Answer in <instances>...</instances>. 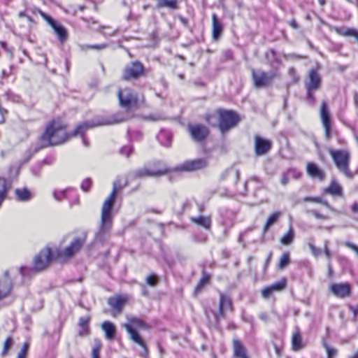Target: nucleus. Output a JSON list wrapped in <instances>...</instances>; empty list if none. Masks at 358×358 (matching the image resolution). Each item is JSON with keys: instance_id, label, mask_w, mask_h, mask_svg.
<instances>
[{"instance_id": "obj_45", "label": "nucleus", "mask_w": 358, "mask_h": 358, "mask_svg": "<svg viewBox=\"0 0 358 358\" xmlns=\"http://www.w3.org/2000/svg\"><path fill=\"white\" fill-rule=\"evenodd\" d=\"M91 185V180L90 179H86L83 180L81 185V188L85 191H88Z\"/></svg>"}, {"instance_id": "obj_7", "label": "nucleus", "mask_w": 358, "mask_h": 358, "mask_svg": "<svg viewBox=\"0 0 358 358\" xmlns=\"http://www.w3.org/2000/svg\"><path fill=\"white\" fill-rule=\"evenodd\" d=\"M85 241V238H75L71 244L64 250H58L56 252V258L62 261L71 258L80 250Z\"/></svg>"}, {"instance_id": "obj_22", "label": "nucleus", "mask_w": 358, "mask_h": 358, "mask_svg": "<svg viewBox=\"0 0 358 358\" xmlns=\"http://www.w3.org/2000/svg\"><path fill=\"white\" fill-rule=\"evenodd\" d=\"M324 192L332 196H341L343 195V188L336 180H332L328 187L324 189Z\"/></svg>"}, {"instance_id": "obj_16", "label": "nucleus", "mask_w": 358, "mask_h": 358, "mask_svg": "<svg viewBox=\"0 0 358 358\" xmlns=\"http://www.w3.org/2000/svg\"><path fill=\"white\" fill-rule=\"evenodd\" d=\"M207 166L206 160L198 159L191 161H186L177 168L179 171H192L201 169Z\"/></svg>"}, {"instance_id": "obj_28", "label": "nucleus", "mask_w": 358, "mask_h": 358, "mask_svg": "<svg viewBox=\"0 0 358 358\" xmlns=\"http://www.w3.org/2000/svg\"><path fill=\"white\" fill-rule=\"evenodd\" d=\"M282 213L280 212H275L273 213H272L268 218L266 224H265V226H264V231H266L268 230V229L272 226L273 224H275L278 220L280 218V217L281 216Z\"/></svg>"}, {"instance_id": "obj_60", "label": "nucleus", "mask_w": 358, "mask_h": 358, "mask_svg": "<svg viewBox=\"0 0 358 358\" xmlns=\"http://www.w3.org/2000/svg\"><path fill=\"white\" fill-rule=\"evenodd\" d=\"M346 31V30L344 31V32H342V31H340V34H342L343 35H344V33Z\"/></svg>"}, {"instance_id": "obj_25", "label": "nucleus", "mask_w": 358, "mask_h": 358, "mask_svg": "<svg viewBox=\"0 0 358 358\" xmlns=\"http://www.w3.org/2000/svg\"><path fill=\"white\" fill-rule=\"evenodd\" d=\"M213 20V37L214 39H217L222 32V26L221 23L219 22L217 15L215 14H213L212 15Z\"/></svg>"}, {"instance_id": "obj_36", "label": "nucleus", "mask_w": 358, "mask_h": 358, "mask_svg": "<svg viewBox=\"0 0 358 358\" xmlns=\"http://www.w3.org/2000/svg\"><path fill=\"white\" fill-rule=\"evenodd\" d=\"M208 281L209 276L207 274H204L196 287L195 292H199L204 285L208 283Z\"/></svg>"}, {"instance_id": "obj_6", "label": "nucleus", "mask_w": 358, "mask_h": 358, "mask_svg": "<svg viewBox=\"0 0 358 358\" xmlns=\"http://www.w3.org/2000/svg\"><path fill=\"white\" fill-rule=\"evenodd\" d=\"M218 114L220 117L219 129L222 133L235 127L240 121L238 115L231 110H219Z\"/></svg>"}, {"instance_id": "obj_20", "label": "nucleus", "mask_w": 358, "mask_h": 358, "mask_svg": "<svg viewBox=\"0 0 358 358\" xmlns=\"http://www.w3.org/2000/svg\"><path fill=\"white\" fill-rule=\"evenodd\" d=\"M271 141L259 136L255 137V152L257 155H264L271 149Z\"/></svg>"}, {"instance_id": "obj_5", "label": "nucleus", "mask_w": 358, "mask_h": 358, "mask_svg": "<svg viewBox=\"0 0 358 358\" xmlns=\"http://www.w3.org/2000/svg\"><path fill=\"white\" fill-rule=\"evenodd\" d=\"M232 310V303L229 297L220 294L219 304L215 306V310H206V315L210 318L211 313L216 322L225 317L226 313Z\"/></svg>"}, {"instance_id": "obj_11", "label": "nucleus", "mask_w": 358, "mask_h": 358, "mask_svg": "<svg viewBox=\"0 0 358 358\" xmlns=\"http://www.w3.org/2000/svg\"><path fill=\"white\" fill-rule=\"evenodd\" d=\"M321 80V76L316 70L311 69L308 71V78L305 83L309 98L314 99L311 92L317 90L320 87Z\"/></svg>"}, {"instance_id": "obj_12", "label": "nucleus", "mask_w": 358, "mask_h": 358, "mask_svg": "<svg viewBox=\"0 0 358 358\" xmlns=\"http://www.w3.org/2000/svg\"><path fill=\"white\" fill-rule=\"evenodd\" d=\"M329 290L335 296L343 299L350 295L351 286L348 282L332 283L329 286Z\"/></svg>"}, {"instance_id": "obj_30", "label": "nucleus", "mask_w": 358, "mask_h": 358, "mask_svg": "<svg viewBox=\"0 0 358 358\" xmlns=\"http://www.w3.org/2000/svg\"><path fill=\"white\" fill-rule=\"evenodd\" d=\"M290 262L289 254V252H285L280 257L278 262V268L283 269L285 267L289 265Z\"/></svg>"}, {"instance_id": "obj_33", "label": "nucleus", "mask_w": 358, "mask_h": 358, "mask_svg": "<svg viewBox=\"0 0 358 358\" xmlns=\"http://www.w3.org/2000/svg\"><path fill=\"white\" fill-rule=\"evenodd\" d=\"M157 6L159 8L168 7L175 8L176 7V0H157Z\"/></svg>"}, {"instance_id": "obj_47", "label": "nucleus", "mask_w": 358, "mask_h": 358, "mask_svg": "<svg viewBox=\"0 0 358 358\" xmlns=\"http://www.w3.org/2000/svg\"><path fill=\"white\" fill-rule=\"evenodd\" d=\"M143 171H144V173L141 174V176H156V175H161V174L164 173V172L161 171H158L157 172H151L147 169H145Z\"/></svg>"}, {"instance_id": "obj_49", "label": "nucleus", "mask_w": 358, "mask_h": 358, "mask_svg": "<svg viewBox=\"0 0 358 358\" xmlns=\"http://www.w3.org/2000/svg\"><path fill=\"white\" fill-rule=\"evenodd\" d=\"M94 342H95V345L93 347L92 350L94 351H96V352H100L101 348V341L99 339H95Z\"/></svg>"}, {"instance_id": "obj_48", "label": "nucleus", "mask_w": 358, "mask_h": 358, "mask_svg": "<svg viewBox=\"0 0 358 358\" xmlns=\"http://www.w3.org/2000/svg\"><path fill=\"white\" fill-rule=\"evenodd\" d=\"M345 245L348 247V248L352 250L354 252H355L358 255V246L350 243V242H345Z\"/></svg>"}, {"instance_id": "obj_13", "label": "nucleus", "mask_w": 358, "mask_h": 358, "mask_svg": "<svg viewBox=\"0 0 358 358\" xmlns=\"http://www.w3.org/2000/svg\"><path fill=\"white\" fill-rule=\"evenodd\" d=\"M320 118L324 129L325 137L327 140H329L331 135V120L330 115L325 102H322L320 109Z\"/></svg>"}, {"instance_id": "obj_43", "label": "nucleus", "mask_w": 358, "mask_h": 358, "mask_svg": "<svg viewBox=\"0 0 358 358\" xmlns=\"http://www.w3.org/2000/svg\"><path fill=\"white\" fill-rule=\"evenodd\" d=\"M272 293L273 292L270 287H266L262 291V295L265 299L268 298Z\"/></svg>"}, {"instance_id": "obj_34", "label": "nucleus", "mask_w": 358, "mask_h": 358, "mask_svg": "<svg viewBox=\"0 0 358 358\" xmlns=\"http://www.w3.org/2000/svg\"><path fill=\"white\" fill-rule=\"evenodd\" d=\"M15 194H16L18 199L20 201L28 200L30 197V193L26 189H17L15 190Z\"/></svg>"}, {"instance_id": "obj_3", "label": "nucleus", "mask_w": 358, "mask_h": 358, "mask_svg": "<svg viewBox=\"0 0 358 358\" xmlns=\"http://www.w3.org/2000/svg\"><path fill=\"white\" fill-rule=\"evenodd\" d=\"M118 191L116 182L113 183V191L109 196L105 200L101 208V222L100 227V233L107 232L112 226L113 215L112 207L115 202L116 194Z\"/></svg>"}, {"instance_id": "obj_54", "label": "nucleus", "mask_w": 358, "mask_h": 358, "mask_svg": "<svg viewBox=\"0 0 358 358\" xmlns=\"http://www.w3.org/2000/svg\"><path fill=\"white\" fill-rule=\"evenodd\" d=\"M352 210L355 213H358V203H355L352 206Z\"/></svg>"}, {"instance_id": "obj_14", "label": "nucleus", "mask_w": 358, "mask_h": 358, "mask_svg": "<svg viewBox=\"0 0 358 358\" xmlns=\"http://www.w3.org/2000/svg\"><path fill=\"white\" fill-rule=\"evenodd\" d=\"M143 68L141 63H131L125 67L123 73V78L127 80L132 78H137L143 73Z\"/></svg>"}, {"instance_id": "obj_26", "label": "nucleus", "mask_w": 358, "mask_h": 358, "mask_svg": "<svg viewBox=\"0 0 358 358\" xmlns=\"http://www.w3.org/2000/svg\"><path fill=\"white\" fill-rule=\"evenodd\" d=\"M192 221L195 224L200 225L206 229H208L210 226V219L208 217L199 216L198 217H192Z\"/></svg>"}, {"instance_id": "obj_55", "label": "nucleus", "mask_w": 358, "mask_h": 358, "mask_svg": "<svg viewBox=\"0 0 358 358\" xmlns=\"http://www.w3.org/2000/svg\"><path fill=\"white\" fill-rule=\"evenodd\" d=\"M291 25L293 28H296L297 27V24L295 21H292V23H291Z\"/></svg>"}, {"instance_id": "obj_37", "label": "nucleus", "mask_w": 358, "mask_h": 358, "mask_svg": "<svg viewBox=\"0 0 358 358\" xmlns=\"http://www.w3.org/2000/svg\"><path fill=\"white\" fill-rule=\"evenodd\" d=\"M308 246L315 257L318 258L322 255V250L315 247L313 243H308Z\"/></svg>"}, {"instance_id": "obj_42", "label": "nucleus", "mask_w": 358, "mask_h": 358, "mask_svg": "<svg viewBox=\"0 0 358 358\" xmlns=\"http://www.w3.org/2000/svg\"><path fill=\"white\" fill-rule=\"evenodd\" d=\"M80 329L78 331L79 336H87L90 334V327H80Z\"/></svg>"}, {"instance_id": "obj_58", "label": "nucleus", "mask_w": 358, "mask_h": 358, "mask_svg": "<svg viewBox=\"0 0 358 358\" xmlns=\"http://www.w3.org/2000/svg\"><path fill=\"white\" fill-rule=\"evenodd\" d=\"M25 270H26V268H21V273H22V275H24V271H25Z\"/></svg>"}, {"instance_id": "obj_1", "label": "nucleus", "mask_w": 358, "mask_h": 358, "mask_svg": "<svg viewBox=\"0 0 358 358\" xmlns=\"http://www.w3.org/2000/svg\"><path fill=\"white\" fill-rule=\"evenodd\" d=\"M123 120H116L114 118H95L91 122H85L77 126L74 131L68 134L64 126L59 123L52 122L50 124L40 138V144L41 148L52 145H57L64 143L70 136H82L87 129L98 127L110 125L119 123Z\"/></svg>"}, {"instance_id": "obj_57", "label": "nucleus", "mask_w": 358, "mask_h": 358, "mask_svg": "<svg viewBox=\"0 0 358 358\" xmlns=\"http://www.w3.org/2000/svg\"><path fill=\"white\" fill-rule=\"evenodd\" d=\"M352 358H358V352H356L352 357Z\"/></svg>"}, {"instance_id": "obj_32", "label": "nucleus", "mask_w": 358, "mask_h": 358, "mask_svg": "<svg viewBox=\"0 0 358 358\" xmlns=\"http://www.w3.org/2000/svg\"><path fill=\"white\" fill-rule=\"evenodd\" d=\"M286 279L282 278L278 282H274L271 286H269L272 290V292H280L282 291L286 285Z\"/></svg>"}, {"instance_id": "obj_61", "label": "nucleus", "mask_w": 358, "mask_h": 358, "mask_svg": "<svg viewBox=\"0 0 358 358\" xmlns=\"http://www.w3.org/2000/svg\"><path fill=\"white\" fill-rule=\"evenodd\" d=\"M83 142L85 145H87L86 141L85 140L83 141Z\"/></svg>"}, {"instance_id": "obj_46", "label": "nucleus", "mask_w": 358, "mask_h": 358, "mask_svg": "<svg viewBox=\"0 0 358 358\" xmlns=\"http://www.w3.org/2000/svg\"><path fill=\"white\" fill-rule=\"evenodd\" d=\"M28 348H29V344L27 343H24L21 350L18 352L17 355H22V356L26 357Z\"/></svg>"}, {"instance_id": "obj_38", "label": "nucleus", "mask_w": 358, "mask_h": 358, "mask_svg": "<svg viewBox=\"0 0 358 358\" xmlns=\"http://www.w3.org/2000/svg\"><path fill=\"white\" fill-rule=\"evenodd\" d=\"M323 250L327 259L330 261L332 257L331 252L329 248V241L327 240L324 242Z\"/></svg>"}, {"instance_id": "obj_44", "label": "nucleus", "mask_w": 358, "mask_h": 358, "mask_svg": "<svg viewBox=\"0 0 358 358\" xmlns=\"http://www.w3.org/2000/svg\"><path fill=\"white\" fill-rule=\"evenodd\" d=\"M309 213L313 214L317 219H321V220H327L329 219V217L326 215H323L320 213H319L317 211L315 210H310Z\"/></svg>"}, {"instance_id": "obj_52", "label": "nucleus", "mask_w": 358, "mask_h": 358, "mask_svg": "<svg viewBox=\"0 0 358 358\" xmlns=\"http://www.w3.org/2000/svg\"><path fill=\"white\" fill-rule=\"evenodd\" d=\"M350 309L355 317L358 315V304L355 306H350Z\"/></svg>"}, {"instance_id": "obj_29", "label": "nucleus", "mask_w": 358, "mask_h": 358, "mask_svg": "<svg viewBox=\"0 0 358 358\" xmlns=\"http://www.w3.org/2000/svg\"><path fill=\"white\" fill-rule=\"evenodd\" d=\"M294 238V232L292 227H290L288 231L281 238L280 243L282 245H289L292 243Z\"/></svg>"}, {"instance_id": "obj_19", "label": "nucleus", "mask_w": 358, "mask_h": 358, "mask_svg": "<svg viewBox=\"0 0 358 358\" xmlns=\"http://www.w3.org/2000/svg\"><path fill=\"white\" fill-rule=\"evenodd\" d=\"M11 280L6 271L0 278V299L7 296L11 289Z\"/></svg>"}, {"instance_id": "obj_18", "label": "nucleus", "mask_w": 358, "mask_h": 358, "mask_svg": "<svg viewBox=\"0 0 358 358\" xmlns=\"http://www.w3.org/2000/svg\"><path fill=\"white\" fill-rule=\"evenodd\" d=\"M306 171L310 177L320 181H323L326 178L325 172L314 163H308L306 166Z\"/></svg>"}, {"instance_id": "obj_56", "label": "nucleus", "mask_w": 358, "mask_h": 358, "mask_svg": "<svg viewBox=\"0 0 358 358\" xmlns=\"http://www.w3.org/2000/svg\"><path fill=\"white\" fill-rule=\"evenodd\" d=\"M319 3H320V4L322 6H324V4H325L326 1H325V0H319Z\"/></svg>"}, {"instance_id": "obj_51", "label": "nucleus", "mask_w": 358, "mask_h": 358, "mask_svg": "<svg viewBox=\"0 0 358 358\" xmlns=\"http://www.w3.org/2000/svg\"><path fill=\"white\" fill-rule=\"evenodd\" d=\"M87 48H92L94 50H103L106 48V45L104 44L102 45H87Z\"/></svg>"}, {"instance_id": "obj_17", "label": "nucleus", "mask_w": 358, "mask_h": 358, "mask_svg": "<svg viewBox=\"0 0 358 358\" xmlns=\"http://www.w3.org/2000/svg\"><path fill=\"white\" fill-rule=\"evenodd\" d=\"M41 15L54 29L59 41L61 42L64 41L66 38V29L62 25L56 23L50 17L47 15L45 13L41 12Z\"/></svg>"}, {"instance_id": "obj_2", "label": "nucleus", "mask_w": 358, "mask_h": 358, "mask_svg": "<svg viewBox=\"0 0 358 358\" xmlns=\"http://www.w3.org/2000/svg\"><path fill=\"white\" fill-rule=\"evenodd\" d=\"M328 151L339 172L349 179L353 178L355 173L350 169V151L348 149L333 148H329Z\"/></svg>"}, {"instance_id": "obj_31", "label": "nucleus", "mask_w": 358, "mask_h": 358, "mask_svg": "<svg viewBox=\"0 0 358 358\" xmlns=\"http://www.w3.org/2000/svg\"><path fill=\"white\" fill-rule=\"evenodd\" d=\"M303 201L305 202H315V203H321L324 206H325L327 208L330 209V210H333V208L329 206V204L324 200H323L322 199H321L320 197H305L303 199Z\"/></svg>"}, {"instance_id": "obj_40", "label": "nucleus", "mask_w": 358, "mask_h": 358, "mask_svg": "<svg viewBox=\"0 0 358 358\" xmlns=\"http://www.w3.org/2000/svg\"><path fill=\"white\" fill-rule=\"evenodd\" d=\"M324 348L327 353V358H333L336 355L337 350L336 349L331 348L327 345H324Z\"/></svg>"}, {"instance_id": "obj_50", "label": "nucleus", "mask_w": 358, "mask_h": 358, "mask_svg": "<svg viewBox=\"0 0 358 358\" xmlns=\"http://www.w3.org/2000/svg\"><path fill=\"white\" fill-rule=\"evenodd\" d=\"M280 182L284 186H285L288 184L289 178H288L287 176L286 175V173L282 174Z\"/></svg>"}, {"instance_id": "obj_4", "label": "nucleus", "mask_w": 358, "mask_h": 358, "mask_svg": "<svg viewBox=\"0 0 358 358\" xmlns=\"http://www.w3.org/2000/svg\"><path fill=\"white\" fill-rule=\"evenodd\" d=\"M127 320V323L122 324V327L129 334V338L141 346L144 349L145 352L147 353L146 343L136 331L137 329H146L148 328L146 324L141 319L133 316H128Z\"/></svg>"}, {"instance_id": "obj_27", "label": "nucleus", "mask_w": 358, "mask_h": 358, "mask_svg": "<svg viewBox=\"0 0 358 358\" xmlns=\"http://www.w3.org/2000/svg\"><path fill=\"white\" fill-rule=\"evenodd\" d=\"M292 348L294 350H299L303 348L301 336L299 331H296L293 334L292 338Z\"/></svg>"}, {"instance_id": "obj_23", "label": "nucleus", "mask_w": 358, "mask_h": 358, "mask_svg": "<svg viewBox=\"0 0 358 358\" xmlns=\"http://www.w3.org/2000/svg\"><path fill=\"white\" fill-rule=\"evenodd\" d=\"M101 329L105 333V336L108 340H113L115 337L116 329L115 325L109 322L105 321L101 324Z\"/></svg>"}, {"instance_id": "obj_21", "label": "nucleus", "mask_w": 358, "mask_h": 358, "mask_svg": "<svg viewBox=\"0 0 358 358\" xmlns=\"http://www.w3.org/2000/svg\"><path fill=\"white\" fill-rule=\"evenodd\" d=\"M128 300V296L118 295L113 297H110L108 299V304L114 309L120 312L122 307L125 305Z\"/></svg>"}, {"instance_id": "obj_9", "label": "nucleus", "mask_w": 358, "mask_h": 358, "mask_svg": "<svg viewBox=\"0 0 358 358\" xmlns=\"http://www.w3.org/2000/svg\"><path fill=\"white\" fill-rule=\"evenodd\" d=\"M53 259V255L49 248L41 250L34 257V268L36 271H42L45 268Z\"/></svg>"}, {"instance_id": "obj_53", "label": "nucleus", "mask_w": 358, "mask_h": 358, "mask_svg": "<svg viewBox=\"0 0 358 358\" xmlns=\"http://www.w3.org/2000/svg\"><path fill=\"white\" fill-rule=\"evenodd\" d=\"M92 358H99V352H96L92 350Z\"/></svg>"}, {"instance_id": "obj_10", "label": "nucleus", "mask_w": 358, "mask_h": 358, "mask_svg": "<svg viewBox=\"0 0 358 358\" xmlns=\"http://www.w3.org/2000/svg\"><path fill=\"white\" fill-rule=\"evenodd\" d=\"M252 74L255 86L258 88L266 86L278 76L277 72L266 73L261 70L252 71Z\"/></svg>"}, {"instance_id": "obj_35", "label": "nucleus", "mask_w": 358, "mask_h": 358, "mask_svg": "<svg viewBox=\"0 0 358 358\" xmlns=\"http://www.w3.org/2000/svg\"><path fill=\"white\" fill-rule=\"evenodd\" d=\"M13 344L11 337H8L3 343V350L1 352V356L5 357L7 355L9 349Z\"/></svg>"}, {"instance_id": "obj_59", "label": "nucleus", "mask_w": 358, "mask_h": 358, "mask_svg": "<svg viewBox=\"0 0 358 358\" xmlns=\"http://www.w3.org/2000/svg\"><path fill=\"white\" fill-rule=\"evenodd\" d=\"M17 358H26V357H24L22 356V355H17Z\"/></svg>"}, {"instance_id": "obj_62", "label": "nucleus", "mask_w": 358, "mask_h": 358, "mask_svg": "<svg viewBox=\"0 0 358 358\" xmlns=\"http://www.w3.org/2000/svg\"><path fill=\"white\" fill-rule=\"evenodd\" d=\"M331 358V357H330Z\"/></svg>"}, {"instance_id": "obj_8", "label": "nucleus", "mask_w": 358, "mask_h": 358, "mask_svg": "<svg viewBox=\"0 0 358 358\" xmlns=\"http://www.w3.org/2000/svg\"><path fill=\"white\" fill-rule=\"evenodd\" d=\"M119 101L122 107L131 108L138 103L137 95L129 88L120 90L117 94Z\"/></svg>"}, {"instance_id": "obj_15", "label": "nucleus", "mask_w": 358, "mask_h": 358, "mask_svg": "<svg viewBox=\"0 0 358 358\" xmlns=\"http://www.w3.org/2000/svg\"><path fill=\"white\" fill-rule=\"evenodd\" d=\"M189 132L196 141H201L208 135V129L201 124H194L188 127Z\"/></svg>"}, {"instance_id": "obj_24", "label": "nucleus", "mask_w": 358, "mask_h": 358, "mask_svg": "<svg viewBox=\"0 0 358 358\" xmlns=\"http://www.w3.org/2000/svg\"><path fill=\"white\" fill-rule=\"evenodd\" d=\"M234 354L236 358H248L243 344L237 340L233 342Z\"/></svg>"}, {"instance_id": "obj_39", "label": "nucleus", "mask_w": 358, "mask_h": 358, "mask_svg": "<svg viewBox=\"0 0 358 358\" xmlns=\"http://www.w3.org/2000/svg\"><path fill=\"white\" fill-rule=\"evenodd\" d=\"M90 321V316L80 317L79 322H78L79 327H89Z\"/></svg>"}, {"instance_id": "obj_41", "label": "nucleus", "mask_w": 358, "mask_h": 358, "mask_svg": "<svg viewBox=\"0 0 358 358\" xmlns=\"http://www.w3.org/2000/svg\"><path fill=\"white\" fill-rule=\"evenodd\" d=\"M147 283L150 286H155L157 285L158 282L157 277L155 275H151L147 277L146 278Z\"/></svg>"}]
</instances>
